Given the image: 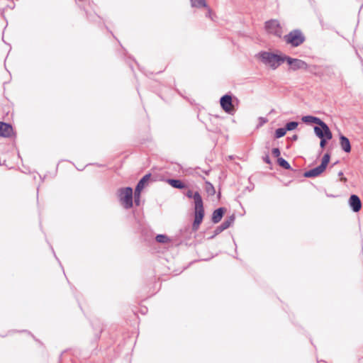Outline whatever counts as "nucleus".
I'll return each mask as SVG.
<instances>
[{"mask_svg":"<svg viewBox=\"0 0 363 363\" xmlns=\"http://www.w3.org/2000/svg\"><path fill=\"white\" fill-rule=\"evenodd\" d=\"M186 196L189 198H193L194 200V221L192 225V229L193 230L196 231L199 229L204 216L203 201L199 192L193 194L191 190H189L186 192Z\"/></svg>","mask_w":363,"mask_h":363,"instance_id":"nucleus-1","label":"nucleus"},{"mask_svg":"<svg viewBox=\"0 0 363 363\" xmlns=\"http://www.w3.org/2000/svg\"><path fill=\"white\" fill-rule=\"evenodd\" d=\"M330 156L328 153L324 155L322 158L321 164L315 168H313L304 173L305 177H315L320 175L326 169L329 162Z\"/></svg>","mask_w":363,"mask_h":363,"instance_id":"nucleus-2","label":"nucleus"},{"mask_svg":"<svg viewBox=\"0 0 363 363\" xmlns=\"http://www.w3.org/2000/svg\"><path fill=\"white\" fill-rule=\"evenodd\" d=\"M119 200L121 205L125 208H130L133 206V189L130 187L121 189L118 191Z\"/></svg>","mask_w":363,"mask_h":363,"instance_id":"nucleus-3","label":"nucleus"},{"mask_svg":"<svg viewBox=\"0 0 363 363\" xmlns=\"http://www.w3.org/2000/svg\"><path fill=\"white\" fill-rule=\"evenodd\" d=\"M284 40L286 43L294 47H297L304 42L305 37L300 30H294L291 31L288 35H286Z\"/></svg>","mask_w":363,"mask_h":363,"instance_id":"nucleus-4","label":"nucleus"},{"mask_svg":"<svg viewBox=\"0 0 363 363\" xmlns=\"http://www.w3.org/2000/svg\"><path fill=\"white\" fill-rule=\"evenodd\" d=\"M302 121L305 123H313L320 125L323 129V130H325L326 138L328 140H330L332 138V133L330 130L328 126L320 118L312 116H306L302 118Z\"/></svg>","mask_w":363,"mask_h":363,"instance_id":"nucleus-5","label":"nucleus"},{"mask_svg":"<svg viewBox=\"0 0 363 363\" xmlns=\"http://www.w3.org/2000/svg\"><path fill=\"white\" fill-rule=\"evenodd\" d=\"M264 28L268 33L274 35L279 38L281 36L283 33L282 28L279 21L274 19L267 21L264 25Z\"/></svg>","mask_w":363,"mask_h":363,"instance_id":"nucleus-6","label":"nucleus"},{"mask_svg":"<svg viewBox=\"0 0 363 363\" xmlns=\"http://www.w3.org/2000/svg\"><path fill=\"white\" fill-rule=\"evenodd\" d=\"M262 59L270 67H277L281 64V62L284 61L285 57L282 58L277 55L264 52L262 54Z\"/></svg>","mask_w":363,"mask_h":363,"instance_id":"nucleus-7","label":"nucleus"},{"mask_svg":"<svg viewBox=\"0 0 363 363\" xmlns=\"http://www.w3.org/2000/svg\"><path fill=\"white\" fill-rule=\"evenodd\" d=\"M151 177V174H145L138 182L135 190V203L137 205H139L140 196L141 191L144 189L146 184L149 182Z\"/></svg>","mask_w":363,"mask_h":363,"instance_id":"nucleus-8","label":"nucleus"},{"mask_svg":"<svg viewBox=\"0 0 363 363\" xmlns=\"http://www.w3.org/2000/svg\"><path fill=\"white\" fill-rule=\"evenodd\" d=\"M220 104L224 111L228 113H233L235 108L232 102V97L230 95H224L220 98Z\"/></svg>","mask_w":363,"mask_h":363,"instance_id":"nucleus-9","label":"nucleus"},{"mask_svg":"<svg viewBox=\"0 0 363 363\" xmlns=\"http://www.w3.org/2000/svg\"><path fill=\"white\" fill-rule=\"evenodd\" d=\"M285 60L294 70L298 69H306L308 68L307 63L301 60L293 59L289 57H285Z\"/></svg>","mask_w":363,"mask_h":363,"instance_id":"nucleus-10","label":"nucleus"},{"mask_svg":"<svg viewBox=\"0 0 363 363\" xmlns=\"http://www.w3.org/2000/svg\"><path fill=\"white\" fill-rule=\"evenodd\" d=\"M13 133V128L11 125L0 122V136L8 138L11 137Z\"/></svg>","mask_w":363,"mask_h":363,"instance_id":"nucleus-11","label":"nucleus"},{"mask_svg":"<svg viewBox=\"0 0 363 363\" xmlns=\"http://www.w3.org/2000/svg\"><path fill=\"white\" fill-rule=\"evenodd\" d=\"M349 204L353 211L359 212L362 208V203L359 198L357 195H352L349 199Z\"/></svg>","mask_w":363,"mask_h":363,"instance_id":"nucleus-12","label":"nucleus"},{"mask_svg":"<svg viewBox=\"0 0 363 363\" xmlns=\"http://www.w3.org/2000/svg\"><path fill=\"white\" fill-rule=\"evenodd\" d=\"M190 2L193 7H206L208 11V16L213 18L212 11L207 6L205 0H190Z\"/></svg>","mask_w":363,"mask_h":363,"instance_id":"nucleus-13","label":"nucleus"},{"mask_svg":"<svg viewBox=\"0 0 363 363\" xmlns=\"http://www.w3.org/2000/svg\"><path fill=\"white\" fill-rule=\"evenodd\" d=\"M340 145L345 152H350L351 145L349 139L347 137L344 135L340 136Z\"/></svg>","mask_w":363,"mask_h":363,"instance_id":"nucleus-14","label":"nucleus"},{"mask_svg":"<svg viewBox=\"0 0 363 363\" xmlns=\"http://www.w3.org/2000/svg\"><path fill=\"white\" fill-rule=\"evenodd\" d=\"M224 213V209L223 208H220L214 211L212 216V221L214 223H218L221 220Z\"/></svg>","mask_w":363,"mask_h":363,"instance_id":"nucleus-15","label":"nucleus"},{"mask_svg":"<svg viewBox=\"0 0 363 363\" xmlns=\"http://www.w3.org/2000/svg\"><path fill=\"white\" fill-rule=\"evenodd\" d=\"M167 182L174 188L179 189L185 188V185L184 184V183H182L180 180L178 179H169Z\"/></svg>","mask_w":363,"mask_h":363,"instance_id":"nucleus-16","label":"nucleus"},{"mask_svg":"<svg viewBox=\"0 0 363 363\" xmlns=\"http://www.w3.org/2000/svg\"><path fill=\"white\" fill-rule=\"evenodd\" d=\"M33 335L28 331H22L18 334V339L25 341L33 338Z\"/></svg>","mask_w":363,"mask_h":363,"instance_id":"nucleus-17","label":"nucleus"},{"mask_svg":"<svg viewBox=\"0 0 363 363\" xmlns=\"http://www.w3.org/2000/svg\"><path fill=\"white\" fill-rule=\"evenodd\" d=\"M205 189L207 194L210 196H213L216 194L214 186L208 182H206Z\"/></svg>","mask_w":363,"mask_h":363,"instance_id":"nucleus-18","label":"nucleus"},{"mask_svg":"<svg viewBox=\"0 0 363 363\" xmlns=\"http://www.w3.org/2000/svg\"><path fill=\"white\" fill-rule=\"evenodd\" d=\"M314 132L318 138H326V135L325 134V130H323V129L320 126V127L315 126L314 128Z\"/></svg>","mask_w":363,"mask_h":363,"instance_id":"nucleus-19","label":"nucleus"},{"mask_svg":"<svg viewBox=\"0 0 363 363\" xmlns=\"http://www.w3.org/2000/svg\"><path fill=\"white\" fill-rule=\"evenodd\" d=\"M277 162L281 167L286 169H289L291 168V166L289 164V162L282 157H279L277 160Z\"/></svg>","mask_w":363,"mask_h":363,"instance_id":"nucleus-20","label":"nucleus"},{"mask_svg":"<svg viewBox=\"0 0 363 363\" xmlns=\"http://www.w3.org/2000/svg\"><path fill=\"white\" fill-rule=\"evenodd\" d=\"M156 240L160 243H167L169 242V239L164 235H157L156 236Z\"/></svg>","mask_w":363,"mask_h":363,"instance_id":"nucleus-21","label":"nucleus"},{"mask_svg":"<svg viewBox=\"0 0 363 363\" xmlns=\"http://www.w3.org/2000/svg\"><path fill=\"white\" fill-rule=\"evenodd\" d=\"M286 133V130L285 128H278L276 130L275 137L277 138H281L285 135Z\"/></svg>","mask_w":363,"mask_h":363,"instance_id":"nucleus-22","label":"nucleus"},{"mask_svg":"<svg viewBox=\"0 0 363 363\" xmlns=\"http://www.w3.org/2000/svg\"><path fill=\"white\" fill-rule=\"evenodd\" d=\"M298 123L297 122H289L286 124V130H292L297 128Z\"/></svg>","mask_w":363,"mask_h":363,"instance_id":"nucleus-23","label":"nucleus"},{"mask_svg":"<svg viewBox=\"0 0 363 363\" xmlns=\"http://www.w3.org/2000/svg\"><path fill=\"white\" fill-rule=\"evenodd\" d=\"M233 221V218H231L228 220H225L221 225L222 228L223 230L228 228L232 224Z\"/></svg>","mask_w":363,"mask_h":363,"instance_id":"nucleus-24","label":"nucleus"},{"mask_svg":"<svg viewBox=\"0 0 363 363\" xmlns=\"http://www.w3.org/2000/svg\"><path fill=\"white\" fill-rule=\"evenodd\" d=\"M280 154H281V153H280V150H279V148H274V149L272 150V155H273L274 157H278V158H279V156H280Z\"/></svg>","mask_w":363,"mask_h":363,"instance_id":"nucleus-25","label":"nucleus"},{"mask_svg":"<svg viewBox=\"0 0 363 363\" xmlns=\"http://www.w3.org/2000/svg\"><path fill=\"white\" fill-rule=\"evenodd\" d=\"M321 140H320V145L322 148H323L325 145H326V140H328L327 138H320Z\"/></svg>","mask_w":363,"mask_h":363,"instance_id":"nucleus-26","label":"nucleus"},{"mask_svg":"<svg viewBox=\"0 0 363 363\" xmlns=\"http://www.w3.org/2000/svg\"><path fill=\"white\" fill-rule=\"evenodd\" d=\"M339 175L341 176L340 177V181L342 182H347V178L343 177V173L342 172H340L339 173Z\"/></svg>","mask_w":363,"mask_h":363,"instance_id":"nucleus-27","label":"nucleus"},{"mask_svg":"<svg viewBox=\"0 0 363 363\" xmlns=\"http://www.w3.org/2000/svg\"><path fill=\"white\" fill-rule=\"evenodd\" d=\"M264 161L267 163V164H271V161H270V159H269V157L268 155H266L264 157Z\"/></svg>","mask_w":363,"mask_h":363,"instance_id":"nucleus-28","label":"nucleus"}]
</instances>
